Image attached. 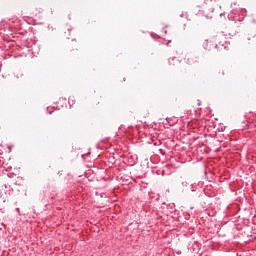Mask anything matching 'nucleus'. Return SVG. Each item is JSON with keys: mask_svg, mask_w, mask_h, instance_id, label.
Instances as JSON below:
<instances>
[{"mask_svg": "<svg viewBox=\"0 0 256 256\" xmlns=\"http://www.w3.org/2000/svg\"><path fill=\"white\" fill-rule=\"evenodd\" d=\"M169 63H171V59H169Z\"/></svg>", "mask_w": 256, "mask_h": 256, "instance_id": "2", "label": "nucleus"}, {"mask_svg": "<svg viewBox=\"0 0 256 256\" xmlns=\"http://www.w3.org/2000/svg\"><path fill=\"white\" fill-rule=\"evenodd\" d=\"M213 45L215 49H218V51H223V49H227L229 47V42H227V37L225 35L219 34L214 38L213 42L206 40L203 43V47L207 51H211V49H213Z\"/></svg>", "mask_w": 256, "mask_h": 256, "instance_id": "1", "label": "nucleus"}]
</instances>
